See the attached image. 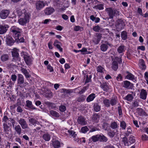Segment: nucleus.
<instances>
[{
	"label": "nucleus",
	"mask_w": 148,
	"mask_h": 148,
	"mask_svg": "<svg viewBox=\"0 0 148 148\" xmlns=\"http://www.w3.org/2000/svg\"><path fill=\"white\" fill-rule=\"evenodd\" d=\"M99 118L100 116L99 114L96 113L95 114L92 118V122L95 123H97L99 120Z\"/></svg>",
	"instance_id": "nucleus-23"
},
{
	"label": "nucleus",
	"mask_w": 148,
	"mask_h": 148,
	"mask_svg": "<svg viewBox=\"0 0 148 148\" xmlns=\"http://www.w3.org/2000/svg\"><path fill=\"white\" fill-rule=\"evenodd\" d=\"M120 58L116 57L114 59H113V62L112 64V69L114 71H116L118 68V64L117 62L119 63H121L122 62V59Z\"/></svg>",
	"instance_id": "nucleus-2"
},
{
	"label": "nucleus",
	"mask_w": 148,
	"mask_h": 148,
	"mask_svg": "<svg viewBox=\"0 0 148 148\" xmlns=\"http://www.w3.org/2000/svg\"><path fill=\"white\" fill-rule=\"evenodd\" d=\"M125 47L123 45H121L118 48L117 51L119 53L122 54L121 55L122 56L123 54V52L125 51Z\"/></svg>",
	"instance_id": "nucleus-22"
},
{
	"label": "nucleus",
	"mask_w": 148,
	"mask_h": 148,
	"mask_svg": "<svg viewBox=\"0 0 148 148\" xmlns=\"http://www.w3.org/2000/svg\"><path fill=\"white\" fill-rule=\"evenodd\" d=\"M24 58L26 63L27 65H30L32 64L33 60V59L32 57L25 55L24 56Z\"/></svg>",
	"instance_id": "nucleus-15"
},
{
	"label": "nucleus",
	"mask_w": 148,
	"mask_h": 148,
	"mask_svg": "<svg viewBox=\"0 0 148 148\" xmlns=\"http://www.w3.org/2000/svg\"><path fill=\"white\" fill-rule=\"evenodd\" d=\"M81 50V52L82 53V54H88L90 53L89 51H87V49L86 48H83Z\"/></svg>",
	"instance_id": "nucleus-41"
},
{
	"label": "nucleus",
	"mask_w": 148,
	"mask_h": 148,
	"mask_svg": "<svg viewBox=\"0 0 148 148\" xmlns=\"http://www.w3.org/2000/svg\"><path fill=\"white\" fill-rule=\"evenodd\" d=\"M18 84H21L24 82V79L23 76L21 74H18Z\"/></svg>",
	"instance_id": "nucleus-27"
},
{
	"label": "nucleus",
	"mask_w": 148,
	"mask_h": 148,
	"mask_svg": "<svg viewBox=\"0 0 148 148\" xmlns=\"http://www.w3.org/2000/svg\"><path fill=\"white\" fill-rule=\"evenodd\" d=\"M16 75L14 74L12 75H11V79L12 81L14 82H15L16 81Z\"/></svg>",
	"instance_id": "nucleus-58"
},
{
	"label": "nucleus",
	"mask_w": 148,
	"mask_h": 148,
	"mask_svg": "<svg viewBox=\"0 0 148 148\" xmlns=\"http://www.w3.org/2000/svg\"><path fill=\"white\" fill-rule=\"evenodd\" d=\"M9 59V56L7 54H3L1 57V59L2 61L4 62L7 61Z\"/></svg>",
	"instance_id": "nucleus-30"
},
{
	"label": "nucleus",
	"mask_w": 148,
	"mask_h": 148,
	"mask_svg": "<svg viewBox=\"0 0 148 148\" xmlns=\"http://www.w3.org/2000/svg\"><path fill=\"white\" fill-rule=\"evenodd\" d=\"M68 132L69 134L73 137H75V136H77L76 133L72 130H69L68 131Z\"/></svg>",
	"instance_id": "nucleus-46"
},
{
	"label": "nucleus",
	"mask_w": 148,
	"mask_h": 148,
	"mask_svg": "<svg viewBox=\"0 0 148 148\" xmlns=\"http://www.w3.org/2000/svg\"><path fill=\"white\" fill-rule=\"evenodd\" d=\"M142 139L143 140H148V137L145 134H143L142 136Z\"/></svg>",
	"instance_id": "nucleus-59"
},
{
	"label": "nucleus",
	"mask_w": 148,
	"mask_h": 148,
	"mask_svg": "<svg viewBox=\"0 0 148 148\" xmlns=\"http://www.w3.org/2000/svg\"><path fill=\"white\" fill-rule=\"evenodd\" d=\"M99 130V128L97 127H93L91 129L90 131V132H92L96 131Z\"/></svg>",
	"instance_id": "nucleus-60"
},
{
	"label": "nucleus",
	"mask_w": 148,
	"mask_h": 148,
	"mask_svg": "<svg viewBox=\"0 0 148 148\" xmlns=\"http://www.w3.org/2000/svg\"><path fill=\"white\" fill-rule=\"evenodd\" d=\"M16 13L20 17L28 13L26 12V11L25 9L21 10L19 8L16 9Z\"/></svg>",
	"instance_id": "nucleus-10"
},
{
	"label": "nucleus",
	"mask_w": 148,
	"mask_h": 148,
	"mask_svg": "<svg viewBox=\"0 0 148 148\" xmlns=\"http://www.w3.org/2000/svg\"><path fill=\"white\" fill-rule=\"evenodd\" d=\"M132 86V84L128 81H125L123 82V86L125 88H129Z\"/></svg>",
	"instance_id": "nucleus-29"
},
{
	"label": "nucleus",
	"mask_w": 148,
	"mask_h": 148,
	"mask_svg": "<svg viewBox=\"0 0 148 148\" xmlns=\"http://www.w3.org/2000/svg\"><path fill=\"white\" fill-rule=\"evenodd\" d=\"M46 104L50 109L53 108L55 107V105L54 103H52L47 102L46 103Z\"/></svg>",
	"instance_id": "nucleus-45"
},
{
	"label": "nucleus",
	"mask_w": 148,
	"mask_h": 148,
	"mask_svg": "<svg viewBox=\"0 0 148 148\" xmlns=\"http://www.w3.org/2000/svg\"><path fill=\"white\" fill-rule=\"evenodd\" d=\"M8 119L6 116H4L3 119V122H4V123L7 124V121L8 120Z\"/></svg>",
	"instance_id": "nucleus-61"
},
{
	"label": "nucleus",
	"mask_w": 148,
	"mask_h": 148,
	"mask_svg": "<svg viewBox=\"0 0 148 148\" xmlns=\"http://www.w3.org/2000/svg\"><path fill=\"white\" fill-rule=\"evenodd\" d=\"M100 27L98 25L96 26L93 27V30L95 32H98L100 30Z\"/></svg>",
	"instance_id": "nucleus-55"
},
{
	"label": "nucleus",
	"mask_w": 148,
	"mask_h": 148,
	"mask_svg": "<svg viewBox=\"0 0 148 148\" xmlns=\"http://www.w3.org/2000/svg\"><path fill=\"white\" fill-rule=\"evenodd\" d=\"M138 65L139 68L141 69H146V66L143 59H141L139 60Z\"/></svg>",
	"instance_id": "nucleus-21"
},
{
	"label": "nucleus",
	"mask_w": 148,
	"mask_h": 148,
	"mask_svg": "<svg viewBox=\"0 0 148 148\" xmlns=\"http://www.w3.org/2000/svg\"><path fill=\"white\" fill-rule=\"evenodd\" d=\"M147 92L146 90L143 89H142L140 94V97L141 99H146Z\"/></svg>",
	"instance_id": "nucleus-20"
},
{
	"label": "nucleus",
	"mask_w": 148,
	"mask_h": 148,
	"mask_svg": "<svg viewBox=\"0 0 148 148\" xmlns=\"http://www.w3.org/2000/svg\"><path fill=\"white\" fill-rule=\"evenodd\" d=\"M29 122L30 124H32L33 125H34L35 126H36V124L39 125V123L36 120L33 118H30L29 119Z\"/></svg>",
	"instance_id": "nucleus-28"
},
{
	"label": "nucleus",
	"mask_w": 148,
	"mask_h": 148,
	"mask_svg": "<svg viewBox=\"0 0 148 148\" xmlns=\"http://www.w3.org/2000/svg\"><path fill=\"white\" fill-rule=\"evenodd\" d=\"M29 13L20 17L18 21L19 24L22 25H24L29 21Z\"/></svg>",
	"instance_id": "nucleus-3"
},
{
	"label": "nucleus",
	"mask_w": 148,
	"mask_h": 148,
	"mask_svg": "<svg viewBox=\"0 0 148 148\" xmlns=\"http://www.w3.org/2000/svg\"><path fill=\"white\" fill-rule=\"evenodd\" d=\"M120 126L123 129H125L126 127V124L124 121L121 122L120 123Z\"/></svg>",
	"instance_id": "nucleus-52"
},
{
	"label": "nucleus",
	"mask_w": 148,
	"mask_h": 148,
	"mask_svg": "<svg viewBox=\"0 0 148 148\" xmlns=\"http://www.w3.org/2000/svg\"><path fill=\"white\" fill-rule=\"evenodd\" d=\"M88 130V129L87 126L82 127L80 131L84 133H86Z\"/></svg>",
	"instance_id": "nucleus-43"
},
{
	"label": "nucleus",
	"mask_w": 148,
	"mask_h": 148,
	"mask_svg": "<svg viewBox=\"0 0 148 148\" xmlns=\"http://www.w3.org/2000/svg\"><path fill=\"white\" fill-rule=\"evenodd\" d=\"M128 141L129 143L130 144V145L135 142V138L132 136H130L129 137Z\"/></svg>",
	"instance_id": "nucleus-38"
},
{
	"label": "nucleus",
	"mask_w": 148,
	"mask_h": 148,
	"mask_svg": "<svg viewBox=\"0 0 148 148\" xmlns=\"http://www.w3.org/2000/svg\"><path fill=\"white\" fill-rule=\"evenodd\" d=\"M4 132L6 136L8 137L11 136L12 132L9 127L8 126L6 123H4L3 125Z\"/></svg>",
	"instance_id": "nucleus-5"
},
{
	"label": "nucleus",
	"mask_w": 148,
	"mask_h": 148,
	"mask_svg": "<svg viewBox=\"0 0 148 148\" xmlns=\"http://www.w3.org/2000/svg\"><path fill=\"white\" fill-rule=\"evenodd\" d=\"M117 102V100L115 99H112L110 102V104L112 106H114L116 104Z\"/></svg>",
	"instance_id": "nucleus-51"
},
{
	"label": "nucleus",
	"mask_w": 148,
	"mask_h": 148,
	"mask_svg": "<svg viewBox=\"0 0 148 148\" xmlns=\"http://www.w3.org/2000/svg\"><path fill=\"white\" fill-rule=\"evenodd\" d=\"M127 73L128 74L125 76V78L128 79L132 80L134 82H136V78L132 73L128 72Z\"/></svg>",
	"instance_id": "nucleus-18"
},
{
	"label": "nucleus",
	"mask_w": 148,
	"mask_h": 148,
	"mask_svg": "<svg viewBox=\"0 0 148 148\" xmlns=\"http://www.w3.org/2000/svg\"><path fill=\"white\" fill-rule=\"evenodd\" d=\"M55 11L54 9L52 8H47L44 10V12L47 15H50Z\"/></svg>",
	"instance_id": "nucleus-19"
},
{
	"label": "nucleus",
	"mask_w": 148,
	"mask_h": 148,
	"mask_svg": "<svg viewBox=\"0 0 148 148\" xmlns=\"http://www.w3.org/2000/svg\"><path fill=\"white\" fill-rule=\"evenodd\" d=\"M18 122L21 125L22 128L23 129H27L28 128L27 124L26 121L23 119H20L18 121Z\"/></svg>",
	"instance_id": "nucleus-12"
},
{
	"label": "nucleus",
	"mask_w": 148,
	"mask_h": 148,
	"mask_svg": "<svg viewBox=\"0 0 148 148\" xmlns=\"http://www.w3.org/2000/svg\"><path fill=\"white\" fill-rule=\"evenodd\" d=\"M50 113L51 115L53 117L58 118L59 116V114L56 111L51 110L50 111Z\"/></svg>",
	"instance_id": "nucleus-33"
},
{
	"label": "nucleus",
	"mask_w": 148,
	"mask_h": 148,
	"mask_svg": "<svg viewBox=\"0 0 148 148\" xmlns=\"http://www.w3.org/2000/svg\"><path fill=\"white\" fill-rule=\"evenodd\" d=\"M121 37L122 39L124 40H125L127 37V33L125 31H123L122 32L121 34Z\"/></svg>",
	"instance_id": "nucleus-39"
},
{
	"label": "nucleus",
	"mask_w": 148,
	"mask_h": 148,
	"mask_svg": "<svg viewBox=\"0 0 148 148\" xmlns=\"http://www.w3.org/2000/svg\"><path fill=\"white\" fill-rule=\"evenodd\" d=\"M59 109L61 112H64L66 110V108L65 106L61 105L59 107Z\"/></svg>",
	"instance_id": "nucleus-50"
},
{
	"label": "nucleus",
	"mask_w": 148,
	"mask_h": 148,
	"mask_svg": "<svg viewBox=\"0 0 148 148\" xmlns=\"http://www.w3.org/2000/svg\"><path fill=\"white\" fill-rule=\"evenodd\" d=\"M11 30L13 36L15 39H18L21 30L17 27L14 26L11 27Z\"/></svg>",
	"instance_id": "nucleus-1"
},
{
	"label": "nucleus",
	"mask_w": 148,
	"mask_h": 148,
	"mask_svg": "<svg viewBox=\"0 0 148 148\" xmlns=\"http://www.w3.org/2000/svg\"><path fill=\"white\" fill-rule=\"evenodd\" d=\"M45 5V3L43 1H37L35 3L36 9L38 10H40L43 8Z\"/></svg>",
	"instance_id": "nucleus-8"
},
{
	"label": "nucleus",
	"mask_w": 148,
	"mask_h": 148,
	"mask_svg": "<svg viewBox=\"0 0 148 148\" xmlns=\"http://www.w3.org/2000/svg\"><path fill=\"white\" fill-rule=\"evenodd\" d=\"M11 122L12 124V125L13 127H14V129L17 132V134L20 135L21 133L22 129L19 125H16L14 127V124L15 123V121L12 119H10Z\"/></svg>",
	"instance_id": "nucleus-7"
},
{
	"label": "nucleus",
	"mask_w": 148,
	"mask_h": 148,
	"mask_svg": "<svg viewBox=\"0 0 148 148\" xmlns=\"http://www.w3.org/2000/svg\"><path fill=\"white\" fill-rule=\"evenodd\" d=\"M21 71L25 75L26 78H29L30 77V75L26 69L24 68H22Z\"/></svg>",
	"instance_id": "nucleus-32"
},
{
	"label": "nucleus",
	"mask_w": 148,
	"mask_h": 148,
	"mask_svg": "<svg viewBox=\"0 0 148 148\" xmlns=\"http://www.w3.org/2000/svg\"><path fill=\"white\" fill-rule=\"evenodd\" d=\"M53 45L56 47L59 50V51H61L62 52V48L60 47V45L58 44V45H56V43L55 44H53Z\"/></svg>",
	"instance_id": "nucleus-56"
},
{
	"label": "nucleus",
	"mask_w": 148,
	"mask_h": 148,
	"mask_svg": "<svg viewBox=\"0 0 148 148\" xmlns=\"http://www.w3.org/2000/svg\"><path fill=\"white\" fill-rule=\"evenodd\" d=\"M78 123L81 125H84L87 123V121L83 117H79L77 119Z\"/></svg>",
	"instance_id": "nucleus-13"
},
{
	"label": "nucleus",
	"mask_w": 148,
	"mask_h": 148,
	"mask_svg": "<svg viewBox=\"0 0 148 148\" xmlns=\"http://www.w3.org/2000/svg\"><path fill=\"white\" fill-rule=\"evenodd\" d=\"M99 140L105 142H107L108 140L107 138L102 134L99 135Z\"/></svg>",
	"instance_id": "nucleus-31"
},
{
	"label": "nucleus",
	"mask_w": 148,
	"mask_h": 148,
	"mask_svg": "<svg viewBox=\"0 0 148 148\" xmlns=\"http://www.w3.org/2000/svg\"><path fill=\"white\" fill-rule=\"evenodd\" d=\"M131 94H128L125 97V99L128 101H130L132 100L134 97L135 96V93L133 92H131Z\"/></svg>",
	"instance_id": "nucleus-25"
},
{
	"label": "nucleus",
	"mask_w": 148,
	"mask_h": 148,
	"mask_svg": "<svg viewBox=\"0 0 148 148\" xmlns=\"http://www.w3.org/2000/svg\"><path fill=\"white\" fill-rule=\"evenodd\" d=\"M122 77L121 74H119L116 77V79L117 81H119L122 80Z\"/></svg>",
	"instance_id": "nucleus-62"
},
{
	"label": "nucleus",
	"mask_w": 148,
	"mask_h": 148,
	"mask_svg": "<svg viewBox=\"0 0 148 148\" xmlns=\"http://www.w3.org/2000/svg\"><path fill=\"white\" fill-rule=\"evenodd\" d=\"M43 138L45 141H49L50 139V136L48 134H45L43 136Z\"/></svg>",
	"instance_id": "nucleus-37"
},
{
	"label": "nucleus",
	"mask_w": 148,
	"mask_h": 148,
	"mask_svg": "<svg viewBox=\"0 0 148 148\" xmlns=\"http://www.w3.org/2000/svg\"><path fill=\"white\" fill-rule=\"evenodd\" d=\"M27 106L29 108L32 109H35L36 108L33 106L32 102L29 100H27L26 101Z\"/></svg>",
	"instance_id": "nucleus-34"
},
{
	"label": "nucleus",
	"mask_w": 148,
	"mask_h": 148,
	"mask_svg": "<svg viewBox=\"0 0 148 148\" xmlns=\"http://www.w3.org/2000/svg\"><path fill=\"white\" fill-rule=\"evenodd\" d=\"M18 50L16 48H14L12 51L13 60L15 61H20V58L19 57L18 53Z\"/></svg>",
	"instance_id": "nucleus-4"
},
{
	"label": "nucleus",
	"mask_w": 148,
	"mask_h": 148,
	"mask_svg": "<svg viewBox=\"0 0 148 148\" xmlns=\"http://www.w3.org/2000/svg\"><path fill=\"white\" fill-rule=\"evenodd\" d=\"M103 102L106 107H109L110 106V102L108 99H104L103 100Z\"/></svg>",
	"instance_id": "nucleus-42"
},
{
	"label": "nucleus",
	"mask_w": 148,
	"mask_h": 148,
	"mask_svg": "<svg viewBox=\"0 0 148 148\" xmlns=\"http://www.w3.org/2000/svg\"><path fill=\"white\" fill-rule=\"evenodd\" d=\"M137 49H140L142 51H144L145 50V47L143 46H138Z\"/></svg>",
	"instance_id": "nucleus-64"
},
{
	"label": "nucleus",
	"mask_w": 148,
	"mask_h": 148,
	"mask_svg": "<svg viewBox=\"0 0 148 148\" xmlns=\"http://www.w3.org/2000/svg\"><path fill=\"white\" fill-rule=\"evenodd\" d=\"M93 108L95 111L96 112H99L100 110V106L97 103L94 104Z\"/></svg>",
	"instance_id": "nucleus-36"
},
{
	"label": "nucleus",
	"mask_w": 148,
	"mask_h": 148,
	"mask_svg": "<svg viewBox=\"0 0 148 148\" xmlns=\"http://www.w3.org/2000/svg\"><path fill=\"white\" fill-rule=\"evenodd\" d=\"M106 11L107 12L110 18H113L114 14L118 12L116 10L111 8H107L106 9Z\"/></svg>",
	"instance_id": "nucleus-6"
},
{
	"label": "nucleus",
	"mask_w": 148,
	"mask_h": 148,
	"mask_svg": "<svg viewBox=\"0 0 148 148\" xmlns=\"http://www.w3.org/2000/svg\"><path fill=\"white\" fill-rule=\"evenodd\" d=\"M92 77V76L91 75H89V77H88V75H86V83H88L90 82L91 79Z\"/></svg>",
	"instance_id": "nucleus-57"
},
{
	"label": "nucleus",
	"mask_w": 148,
	"mask_h": 148,
	"mask_svg": "<svg viewBox=\"0 0 148 148\" xmlns=\"http://www.w3.org/2000/svg\"><path fill=\"white\" fill-rule=\"evenodd\" d=\"M10 11L8 10H3L0 13V17L2 18H6L8 16Z\"/></svg>",
	"instance_id": "nucleus-9"
},
{
	"label": "nucleus",
	"mask_w": 148,
	"mask_h": 148,
	"mask_svg": "<svg viewBox=\"0 0 148 148\" xmlns=\"http://www.w3.org/2000/svg\"><path fill=\"white\" fill-rule=\"evenodd\" d=\"M100 87L104 91L107 92L108 90L111 88V87L108 83L106 82L101 83L100 82Z\"/></svg>",
	"instance_id": "nucleus-11"
},
{
	"label": "nucleus",
	"mask_w": 148,
	"mask_h": 148,
	"mask_svg": "<svg viewBox=\"0 0 148 148\" xmlns=\"http://www.w3.org/2000/svg\"><path fill=\"white\" fill-rule=\"evenodd\" d=\"M122 141H123L125 145L129 146L130 145V144L129 143L128 140H127L126 137H124L123 138Z\"/></svg>",
	"instance_id": "nucleus-44"
},
{
	"label": "nucleus",
	"mask_w": 148,
	"mask_h": 148,
	"mask_svg": "<svg viewBox=\"0 0 148 148\" xmlns=\"http://www.w3.org/2000/svg\"><path fill=\"white\" fill-rule=\"evenodd\" d=\"M90 140H92L94 142H96L99 140V135H97L93 136L90 138Z\"/></svg>",
	"instance_id": "nucleus-35"
},
{
	"label": "nucleus",
	"mask_w": 148,
	"mask_h": 148,
	"mask_svg": "<svg viewBox=\"0 0 148 148\" xmlns=\"http://www.w3.org/2000/svg\"><path fill=\"white\" fill-rule=\"evenodd\" d=\"M115 132L113 130H110L108 133V136L110 138L113 137L115 135Z\"/></svg>",
	"instance_id": "nucleus-48"
},
{
	"label": "nucleus",
	"mask_w": 148,
	"mask_h": 148,
	"mask_svg": "<svg viewBox=\"0 0 148 148\" xmlns=\"http://www.w3.org/2000/svg\"><path fill=\"white\" fill-rule=\"evenodd\" d=\"M48 46L50 49H52L53 48L52 46V42L51 41L49 42L48 44Z\"/></svg>",
	"instance_id": "nucleus-63"
},
{
	"label": "nucleus",
	"mask_w": 148,
	"mask_h": 148,
	"mask_svg": "<svg viewBox=\"0 0 148 148\" xmlns=\"http://www.w3.org/2000/svg\"><path fill=\"white\" fill-rule=\"evenodd\" d=\"M111 126L112 128L114 129L117 128V125L116 122H114L112 123Z\"/></svg>",
	"instance_id": "nucleus-53"
},
{
	"label": "nucleus",
	"mask_w": 148,
	"mask_h": 148,
	"mask_svg": "<svg viewBox=\"0 0 148 148\" xmlns=\"http://www.w3.org/2000/svg\"><path fill=\"white\" fill-rule=\"evenodd\" d=\"M6 42L7 44L9 46L12 45L14 43V40L13 38L10 36L7 37Z\"/></svg>",
	"instance_id": "nucleus-24"
},
{
	"label": "nucleus",
	"mask_w": 148,
	"mask_h": 148,
	"mask_svg": "<svg viewBox=\"0 0 148 148\" xmlns=\"http://www.w3.org/2000/svg\"><path fill=\"white\" fill-rule=\"evenodd\" d=\"M108 45L111 47V45L109 44L108 41H106V43L102 44L100 47L101 50L103 52L106 51L108 48Z\"/></svg>",
	"instance_id": "nucleus-14"
},
{
	"label": "nucleus",
	"mask_w": 148,
	"mask_h": 148,
	"mask_svg": "<svg viewBox=\"0 0 148 148\" xmlns=\"http://www.w3.org/2000/svg\"><path fill=\"white\" fill-rule=\"evenodd\" d=\"M97 71L100 73H103L105 70L104 68L101 66H98L97 68Z\"/></svg>",
	"instance_id": "nucleus-40"
},
{
	"label": "nucleus",
	"mask_w": 148,
	"mask_h": 148,
	"mask_svg": "<svg viewBox=\"0 0 148 148\" xmlns=\"http://www.w3.org/2000/svg\"><path fill=\"white\" fill-rule=\"evenodd\" d=\"M95 97V95L94 93H91L89 95L86 99L87 102H90L92 101Z\"/></svg>",
	"instance_id": "nucleus-26"
},
{
	"label": "nucleus",
	"mask_w": 148,
	"mask_h": 148,
	"mask_svg": "<svg viewBox=\"0 0 148 148\" xmlns=\"http://www.w3.org/2000/svg\"><path fill=\"white\" fill-rule=\"evenodd\" d=\"M87 90V87H84L78 93L79 94H82L85 91Z\"/></svg>",
	"instance_id": "nucleus-54"
},
{
	"label": "nucleus",
	"mask_w": 148,
	"mask_h": 148,
	"mask_svg": "<svg viewBox=\"0 0 148 148\" xmlns=\"http://www.w3.org/2000/svg\"><path fill=\"white\" fill-rule=\"evenodd\" d=\"M8 27L7 25H1L0 26V34H3L7 31Z\"/></svg>",
	"instance_id": "nucleus-16"
},
{
	"label": "nucleus",
	"mask_w": 148,
	"mask_h": 148,
	"mask_svg": "<svg viewBox=\"0 0 148 148\" xmlns=\"http://www.w3.org/2000/svg\"><path fill=\"white\" fill-rule=\"evenodd\" d=\"M47 69L50 72H52L54 71L53 67L50 64H49L47 65Z\"/></svg>",
	"instance_id": "nucleus-49"
},
{
	"label": "nucleus",
	"mask_w": 148,
	"mask_h": 148,
	"mask_svg": "<svg viewBox=\"0 0 148 148\" xmlns=\"http://www.w3.org/2000/svg\"><path fill=\"white\" fill-rule=\"evenodd\" d=\"M95 8L96 9L99 10H103V5L102 4H98L95 6Z\"/></svg>",
	"instance_id": "nucleus-47"
},
{
	"label": "nucleus",
	"mask_w": 148,
	"mask_h": 148,
	"mask_svg": "<svg viewBox=\"0 0 148 148\" xmlns=\"http://www.w3.org/2000/svg\"><path fill=\"white\" fill-rule=\"evenodd\" d=\"M52 142V145L54 148H59L63 145L62 143H60L59 141L57 140H53Z\"/></svg>",
	"instance_id": "nucleus-17"
}]
</instances>
